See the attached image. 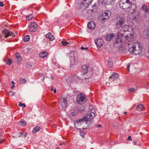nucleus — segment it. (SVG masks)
I'll return each mask as SVG.
<instances>
[{
	"label": "nucleus",
	"mask_w": 149,
	"mask_h": 149,
	"mask_svg": "<svg viewBox=\"0 0 149 149\" xmlns=\"http://www.w3.org/2000/svg\"><path fill=\"white\" fill-rule=\"evenodd\" d=\"M125 48L128 50L130 53L134 55H138L141 53L142 51V45L141 43L136 41L131 43L133 40L132 38L127 35L125 37Z\"/></svg>",
	"instance_id": "nucleus-1"
},
{
	"label": "nucleus",
	"mask_w": 149,
	"mask_h": 149,
	"mask_svg": "<svg viewBox=\"0 0 149 149\" xmlns=\"http://www.w3.org/2000/svg\"><path fill=\"white\" fill-rule=\"evenodd\" d=\"M85 118H83L75 120L74 123L75 127L79 130H84L88 128L89 127L88 126V124Z\"/></svg>",
	"instance_id": "nucleus-2"
},
{
	"label": "nucleus",
	"mask_w": 149,
	"mask_h": 149,
	"mask_svg": "<svg viewBox=\"0 0 149 149\" xmlns=\"http://www.w3.org/2000/svg\"><path fill=\"white\" fill-rule=\"evenodd\" d=\"M119 6L121 9L126 12L131 13L135 10V8L132 6L130 7V6H128L127 3L123 2L122 1H121L119 3Z\"/></svg>",
	"instance_id": "nucleus-3"
},
{
	"label": "nucleus",
	"mask_w": 149,
	"mask_h": 149,
	"mask_svg": "<svg viewBox=\"0 0 149 149\" xmlns=\"http://www.w3.org/2000/svg\"><path fill=\"white\" fill-rule=\"evenodd\" d=\"M95 115V114L94 112H91L90 113H88L86 115V116L84 117L86 118L85 120L88 124V127L91 126L92 125L91 120L94 117Z\"/></svg>",
	"instance_id": "nucleus-4"
},
{
	"label": "nucleus",
	"mask_w": 149,
	"mask_h": 149,
	"mask_svg": "<svg viewBox=\"0 0 149 149\" xmlns=\"http://www.w3.org/2000/svg\"><path fill=\"white\" fill-rule=\"evenodd\" d=\"M125 22L124 18L121 17H118L115 21V25L117 28H120Z\"/></svg>",
	"instance_id": "nucleus-5"
},
{
	"label": "nucleus",
	"mask_w": 149,
	"mask_h": 149,
	"mask_svg": "<svg viewBox=\"0 0 149 149\" xmlns=\"http://www.w3.org/2000/svg\"><path fill=\"white\" fill-rule=\"evenodd\" d=\"M124 36L123 33L118 32L117 33V36L115 40V42L118 44V46L121 45V43L123 41V38Z\"/></svg>",
	"instance_id": "nucleus-6"
},
{
	"label": "nucleus",
	"mask_w": 149,
	"mask_h": 149,
	"mask_svg": "<svg viewBox=\"0 0 149 149\" xmlns=\"http://www.w3.org/2000/svg\"><path fill=\"white\" fill-rule=\"evenodd\" d=\"M86 101L85 95L83 93H81L77 96V102L79 104L84 103Z\"/></svg>",
	"instance_id": "nucleus-7"
},
{
	"label": "nucleus",
	"mask_w": 149,
	"mask_h": 149,
	"mask_svg": "<svg viewBox=\"0 0 149 149\" xmlns=\"http://www.w3.org/2000/svg\"><path fill=\"white\" fill-rule=\"evenodd\" d=\"M109 17L108 11H106L99 17L98 19L100 21L104 22L107 20Z\"/></svg>",
	"instance_id": "nucleus-8"
},
{
	"label": "nucleus",
	"mask_w": 149,
	"mask_h": 149,
	"mask_svg": "<svg viewBox=\"0 0 149 149\" xmlns=\"http://www.w3.org/2000/svg\"><path fill=\"white\" fill-rule=\"evenodd\" d=\"M132 28L131 26L125 25L122 27L120 29V32L122 33H125L127 32L131 31H132Z\"/></svg>",
	"instance_id": "nucleus-9"
},
{
	"label": "nucleus",
	"mask_w": 149,
	"mask_h": 149,
	"mask_svg": "<svg viewBox=\"0 0 149 149\" xmlns=\"http://www.w3.org/2000/svg\"><path fill=\"white\" fill-rule=\"evenodd\" d=\"M37 25L35 23H31L29 27V30L31 32H33L36 31L37 29Z\"/></svg>",
	"instance_id": "nucleus-10"
},
{
	"label": "nucleus",
	"mask_w": 149,
	"mask_h": 149,
	"mask_svg": "<svg viewBox=\"0 0 149 149\" xmlns=\"http://www.w3.org/2000/svg\"><path fill=\"white\" fill-rule=\"evenodd\" d=\"M95 42L97 46L99 47L102 46L104 43L103 40L101 38H98L95 40Z\"/></svg>",
	"instance_id": "nucleus-11"
},
{
	"label": "nucleus",
	"mask_w": 149,
	"mask_h": 149,
	"mask_svg": "<svg viewBox=\"0 0 149 149\" xmlns=\"http://www.w3.org/2000/svg\"><path fill=\"white\" fill-rule=\"evenodd\" d=\"M93 12V10H86V9L84 10L83 12L84 13V15L85 17H89V16H91Z\"/></svg>",
	"instance_id": "nucleus-12"
},
{
	"label": "nucleus",
	"mask_w": 149,
	"mask_h": 149,
	"mask_svg": "<svg viewBox=\"0 0 149 149\" xmlns=\"http://www.w3.org/2000/svg\"><path fill=\"white\" fill-rule=\"evenodd\" d=\"M2 33L5 34L4 37L6 38H7L9 36H15V35H14V33L13 32L10 31L6 29H5Z\"/></svg>",
	"instance_id": "nucleus-13"
},
{
	"label": "nucleus",
	"mask_w": 149,
	"mask_h": 149,
	"mask_svg": "<svg viewBox=\"0 0 149 149\" xmlns=\"http://www.w3.org/2000/svg\"><path fill=\"white\" fill-rule=\"evenodd\" d=\"M88 27L89 29L93 30L94 29L96 26L94 22H88Z\"/></svg>",
	"instance_id": "nucleus-14"
},
{
	"label": "nucleus",
	"mask_w": 149,
	"mask_h": 149,
	"mask_svg": "<svg viewBox=\"0 0 149 149\" xmlns=\"http://www.w3.org/2000/svg\"><path fill=\"white\" fill-rule=\"evenodd\" d=\"M61 105L63 107H64L66 106L67 102V100L66 98H62L61 100Z\"/></svg>",
	"instance_id": "nucleus-15"
},
{
	"label": "nucleus",
	"mask_w": 149,
	"mask_h": 149,
	"mask_svg": "<svg viewBox=\"0 0 149 149\" xmlns=\"http://www.w3.org/2000/svg\"><path fill=\"white\" fill-rule=\"evenodd\" d=\"M119 75L117 73L113 72L111 76L109 78L112 81H115L119 77Z\"/></svg>",
	"instance_id": "nucleus-16"
},
{
	"label": "nucleus",
	"mask_w": 149,
	"mask_h": 149,
	"mask_svg": "<svg viewBox=\"0 0 149 149\" xmlns=\"http://www.w3.org/2000/svg\"><path fill=\"white\" fill-rule=\"evenodd\" d=\"M88 4L86 3L83 0L81 3L80 5V8L85 9L88 6Z\"/></svg>",
	"instance_id": "nucleus-17"
},
{
	"label": "nucleus",
	"mask_w": 149,
	"mask_h": 149,
	"mask_svg": "<svg viewBox=\"0 0 149 149\" xmlns=\"http://www.w3.org/2000/svg\"><path fill=\"white\" fill-rule=\"evenodd\" d=\"M88 67L87 65H85L82 66V72L84 73V74L88 72Z\"/></svg>",
	"instance_id": "nucleus-18"
},
{
	"label": "nucleus",
	"mask_w": 149,
	"mask_h": 149,
	"mask_svg": "<svg viewBox=\"0 0 149 149\" xmlns=\"http://www.w3.org/2000/svg\"><path fill=\"white\" fill-rule=\"evenodd\" d=\"M142 10L146 13L149 12V7L145 4L143 5L142 7Z\"/></svg>",
	"instance_id": "nucleus-19"
},
{
	"label": "nucleus",
	"mask_w": 149,
	"mask_h": 149,
	"mask_svg": "<svg viewBox=\"0 0 149 149\" xmlns=\"http://www.w3.org/2000/svg\"><path fill=\"white\" fill-rule=\"evenodd\" d=\"M132 0H126L125 3H128V6H130V7L131 6L133 7V8H135V10L136 8V6L134 4L132 5Z\"/></svg>",
	"instance_id": "nucleus-20"
},
{
	"label": "nucleus",
	"mask_w": 149,
	"mask_h": 149,
	"mask_svg": "<svg viewBox=\"0 0 149 149\" xmlns=\"http://www.w3.org/2000/svg\"><path fill=\"white\" fill-rule=\"evenodd\" d=\"M46 38H49L50 40H53L54 39V36L50 33H49L46 34Z\"/></svg>",
	"instance_id": "nucleus-21"
},
{
	"label": "nucleus",
	"mask_w": 149,
	"mask_h": 149,
	"mask_svg": "<svg viewBox=\"0 0 149 149\" xmlns=\"http://www.w3.org/2000/svg\"><path fill=\"white\" fill-rule=\"evenodd\" d=\"M48 53L47 52H43L39 54L40 57L41 58H44L47 56Z\"/></svg>",
	"instance_id": "nucleus-22"
},
{
	"label": "nucleus",
	"mask_w": 149,
	"mask_h": 149,
	"mask_svg": "<svg viewBox=\"0 0 149 149\" xmlns=\"http://www.w3.org/2000/svg\"><path fill=\"white\" fill-rule=\"evenodd\" d=\"M74 81L76 82L77 83L79 81L81 80V78L77 76H74L73 77Z\"/></svg>",
	"instance_id": "nucleus-23"
},
{
	"label": "nucleus",
	"mask_w": 149,
	"mask_h": 149,
	"mask_svg": "<svg viewBox=\"0 0 149 149\" xmlns=\"http://www.w3.org/2000/svg\"><path fill=\"white\" fill-rule=\"evenodd\" d=\"M114 37V35L113 33L110 34L108 35L107 37L106 38L107 40H111L113 39Z\"/></svg>",
	"instance_id": "nucleus-24"
},
{
	"label": "nucleus",
	"mask_w": 149,
	"mask_h": 149,
	"mask_svg": "<svg viewBox=\"0 0 149 149\" xmlns=\"http://www.w3.org/2000/svg\"><path fill=\"white\" fill-rule=\"evenodd\" d=\"M40 129L39 126H37L33 130V132L35 133L39 131Z\"/></svg>",
	"instance_id": "nucleus-25"
},
{
	"label": "nucleus",
	"mask_w": 149,
	"mask_h": 149,
	"mask_svg": "<svg viewBox=\"0 0 149 149\" xmlns=\"http://www.w3.org/2000/svg\"><path fill=\"white\" fill-rule=\"evenodd\" d=\"M143 106L142 104H140L138 106L136 107V110L138 111H141L142 110Z\"/></svg>",
	"instance_id": "nucleus-26"
},
{
	"label": "nucleus",
	"mask_w": 149,
	"mask_h": 149,
	"mask_svg": "<svg viewBox=\"0 0 149 149\" xmlns=\"http://www.w3.org/2000/svg\"><path fill=\"white\" fill-rule=\"evenodd\" d=\"M77 111L82 112L84 111L85 108L83 106L81 105L80 107L78 109H77Z\"/></svg>",
	"instance_id": "nucleus-27"
},
{
	"label": "nucleus",
	"mask_w": 149,
	"mask_h": 149,
	"mask_svg": "<svg viewBox=\"0 0 149 149\" xmlns=\"http://www.w3.org/2000/svg\"><path fill=\"white\" fill-rule=\"evenodd\" d=\"M144 35L146 36V37L147 38L149 37V30L147 29L145 30L144 31Z\"/></svg>",
	"instance_id": "nucleus-28"
},
{
	"label": "nucleus",
	"mask_w": 149,
	"mask_h": 149,
	"mask_svg": "<svg viewBox=\"0 0 149 149\" xmlns=\"http://www.w3.org/2000/svg\"><path fill=\"white\" fill-rule=\"evenodd\" d=\"M15 61L17 62L18 64L20 63L22 61L21 56H20L19 57L16 58Z\"/></svg>",
	"instance_id": "nucleus-29"
},
{
	"label": "nucleus",
	"mask_w": 149,
	"mask_h": 149,
	"mask_svg": "<svg viewBox=\"0 0 149 149\" xmlns=\"http://www.w3.org/2000/svg\"><path fill=\"white\" fill-rule=\"evenodd\" d=\"M34 17L33 15L32 14L29 15H28L26 17V19L27 20H29L31 19Z\"/></svg>",
	"instance_id": "nucleus-30"
},
{
	"label": "nucleus",
	"mask_w": 149,
	"mask_h": 149,
	"mask_svg": "<svg viewBox=\"0 0 149 149\" xmlns=\"http://www.w3.org/2000/svg\"><path fill=\"white\" fill-rule=\"evenodd\" d=\"M19 80L20 83L23 84H25L26 81L25 79H22L21 78L19 79Z\"/></svg>",
	"instance_id": "nucleus-31"
},
{
	"label": "nucleus",
	"mask_w": 149,
	"mask_h": 149,
	"mask_svg": "<svg viewBox=\"0 0 149 149\" xmlns=\"http://www.w3.org/2000/svg\"><path fill=\"white\" fill-rule=\"evenodd\" d=\"M7 64L8 65H10L12 64V60L10 58H8L7 60Z\"/></svg>",
	"instance_id": "nucleus-32"
},
{
	"label": "nucleus",
	"mask_w": 149,
	"mask_h": 149,
	"mask_svg": "<svg viewBox=\"0 0 149 149\" xmlns=\"http://www.w3.org/2000/svg\"><path fill=\"white\" fill-rule=\"evenodd\" d=\"M19 134H20L19 136V137L22 136V137H25L26 135V134L25 132H20L19 133Z\"/></svg>",
	"instance_id": "nucleus-33"
},
{
	"label": "nucleus",
	"mask_w": 149,
	"mask_h": 149,
	"mask_svg": "<svg viewBox=\"0 0 149 149\" xmlns=\"http://www.w3.org/2000/svg\"><path fill=\"white\" fill-rule=\"evenodd\" d=\"M29 36L27 35L25 36L24 38V42H27L29 40Z\"/></svg>",
	"instance_id": "nucleus-34"
},
{
	"label": "nucleus",
	"mask_w": 149,
	"mask_h": 149,
	"mask_svg": "<svg viewBox=\"0 0 149 149\" xmlns=\"http://www.w3.org/2000/svg\"><path fill=\"white\" fill-rule=\"evenodd\" d=\"M61 43L64 46H66L67 45L69 44V42H68L65 41L63 40L61 41Z\"/></svg>",
	"instance_id": "nucleus-35"
},
{
	"label": "nucleus",
	"mask_w": 149,
	"mask_h": 149,
	"mask_svg": "<svg viewBox=\"0 0 149 149\" xmlns=\"http://www.w3.org/2000/svg\"><path fill=\"white\" fill-rule=\"evenodd\" d=\"M19 107L22 106V108L25 107L26 106V105L20 102H19Z\"/></svg>",
	"instance_id": "nucleus-36"
},
{
	"label": "nucleus",
	"mask_w": 149,
	"mask_h": 149,
	"mask_svg": "<svg viewBox=\"0 0 149 149\" xmlns=\"http://www.w3.org/2000/svg\"><path fill=\"white\" fill-rule=\"evenodd\" d=\"M20 123L21 125L24 126H25L26 125V122L23 120H21L20 121Z\"/></svg>",
	"instance_id": "nucleus-37"
},
{
	"label": "nucleus",
	"mask_w": 149,
	"mask_h": 149,
	"mask_svg": "<svg viewBox=\"0 0 149 149\" xmlns=\"http://www.w3.org/2000/svg\"><path fill=\"white\" fill-rule=\"evenodd\" d=\"M93 0H84V1L86 3H87L89 5L92 2Z\"/></svg>",
	"instance_id": "nucleus-38"
},
{
	"label": "nucleus",
	"mask_w": 149,
	"mask_h": 149,
	"mask_svg": "<svg viewBox=\"0 0 149 149\" xmlns=\"http://www.w3.org/2000/svg\"><path fill=\"white\" fill-rule=\"evenodd\" d=\"M108 65L110 67H112L113 66V63L112 61L108 62Z\"/></svg>",
	"instance_id": "nucleus-39"
},
{
	"label": "nucleus",
	"mask_w": 149,
	"mask_h": 149,
	"mask_svg": "<svg viewBox=\"0 0 149 149\" xmlns=\"http://www.w3.org/2000/svg\"><path fill=\"white\" fill-rule=\"evenodd\" d=\"M129 90L130 92H132L134 91L136 89L134 88H132L129 89Z\"/></svg>",
	"instance_id": "nucleus-40"
},
{
	"label": "nucleus",
	"mask_w": 149,
	"mask_h": 149,
	"mask_svg": "<svg viewBox=\"0 0 149 149\" xmlns=\"http://www.w3.org/2000/svg\"><path fill=\"white\" fill-rule=\"evenodd\" d=\"M88 49V47H81V49L82 50H86Z\"/></svg>",
	"instance_id": "nucleus-41"
},
{
	"label": "nucleus",
	"mask_w": 149,
	"mask_h": 149,
	"mask_svg": "<svg viewBox=\"0 0 149 149\" xmlns=\"http://www.w3.org/2000/svg\"><path fill=\"white\" fill-rule=\"evenodd\" d=\"M20 56H21L20 54L19 53H16L15 54V57L16 58L17 57H19Z\"/></svg>",
	"instance_id": "nucleus-42"
},
{
	"label": "nucleus",
	"mask_w": 149,
	"mask_h": 149,
	"mask_svg": "<svg viewBox=\"0 0 149 149\" xmlns=\"http://www.w3.org/2000/svg\"><path fill=\"white\" fill-rule=\"evenodd\" d=\"M130 63H129L127 65V71L129 72V68L130 67Z\"/></svg>",
	"instance_id": "nucleus-43"
},
{
	"label": "nucleus",
	"mask_w": 149,
	"mask_h": 149,
	"mask_svg": "<svg viewBox=\"0 0 149 149\" xmlns=\"http://www.w3.org/2000/svg\"><path fill=\"white\" fill-rule=\"evenodd\" d=\"M80 134L81 136L82 137L84 136L85 134L84 133L83 131H81L80 132Z\"/></svg>",
	"instance_id": "nucleus-44"
},
{
	"label": "nucleus",
	"mask_w": 149,
	"mask_h": 149,
	"mask_svg": "<svg viewBox=\"0 0 149 149\" xmlns=\"http://www.w3.org/2000/svg\"><path fill=\"white\" fill-rule=\"evenodd\" d=\"M127 140L129 141H131L132 140V139L131 138V137L130 136H129L128 137V138L127 139Z\"/></svg>",
	"instance_id": "nucleus-45"
},
{
	"label": "nucleus",
	"mask_w": 149,
	"mask_h": 149,
	"mask_svg": "<svg viewBox=\"0 0 149 149\" xmlns=\"http://www.w3.org/2000/svg\"><path fill=\"white\" fill-rule=\"evenodd\" d=\"M9 94L10 95L12 96L14 95H15L14 93L12 91H10L9 92Z\"/></svg>",
	"instance_id": "nucleus-46"
},
{
	"label": "nucleus",
	"mask_w": 149,
	"mask_h": 149,
	"mask_svg": "<svg viewBox=\"0 0 149 149\" xmlns=\"http://www.w3.org/2000/svg\"><path fill=\"white\" fill-rule=\"evenodd\" d=\"M4 4L2 2L0 1V6L1 7L3 6Z\"/></svg>",
	"instance_id": "nucleus-47"
},
{
	"label": "nucleus",
	"mask_w": 149,
	"mask_h": 149,
	"mask_svg": "<svg viewBox=\"0 0 149 149\" xmlns=\"http://www.w3.org/2000/svg\"><path fill=\"white\" fill-rule=\"evenodd\" d=\"M77 112H72V114L73 116H75L77 115Z\"/></svg>",
	"instance_id": "nucleus-48"
},
{
	"label": "nucleus",
	"mask_w": 149,
	"mask_h": 149,
	"mask_svg": "<svg viewBox=\"0 0 149 149\" xmlns=\"http://www.w3.org/2000/svg\"><path fill=\"white\" fill-rule=\"evenodd\" d=\"M57 126V125L56 124H54L52 125V127L53 128H55Z\"/></svg>",
	"instance_id": "nucleus-49"
},
{
	"label": "nucleus",
	"mask_w": 149,
	"mask_h": 149,
	"mask_svg": "<svg viewBox=\"0 0 149 149\" xmlns=\"http://www.w3.org/2000/svg\"><path fill=\"white\" fill-rule=\"evenodd\" d=\"M4 141V140L0 138V143H2L3 141Z\"/></svg>",
	"instance_id": "nucleus-50"
},
{
	"label": "nucleus",
	"mask_w": 149,
	"mask_h": 149,
	"mask_svg": "<svg viewBox=\"0 0 149 149\" xmlns=\"http://www.w3.org/2000/svg\"><path fill=\"white\" fill-rule=\"evenodd\" d=\"M40 76H42L43 77H44V75L43 74L40 73Z\"/></svg>",
	"instance_id": "nucleus-51"
},
{
	"label": "nucleus",
	"mask_w": 149,
	"mask_h": 149,
	"mask_svg": "<svg viewBox=\"0 0 149 149\" xmlns=\"http://www.w3.org/2000/svg\"><path fill=\"white\" fill-rule=\"evenodd\" d=\"M15 87V85H14V84H13L11 86V89H13L14 87Z\"/></svg>",
	"instance_id": "nucleus-52"
},
{
	"label": "nucleus",
	"mask_w": 149,
	"mask_h": 149,
	"mask_svg": "<svg viewBox=\"0 0 149 149\" xmlns=\"http://www.w3.org/2000/svg\"><path fill=\"white\" fill-rule=\"evenodd\" d=\"M114 2L113 1H110V3L111 4H113L114 3Z\"/></svg>",
	"instance_id": "nucleus-53"
},
{
	"label": "nucleus",
	"mask_w": 149,
	"mask_h": 149,
	"mask_svg": "<svg viewBox=\"0 0 149 149\" xmlns=\"http://www.w3.org/2000/svg\"><path fill=\"white\" fill-rule=\"evenodd\" d=\"M54 93H56V89H54Z\"/></svg>",
	"instance_id": "nucleus-54"
},
{
	"label": "nucleus",
	"mask_w": 149,
	"mask_h": 149,
	"mask_svg": "<svg viewBox=\"0 0 149 149\" xmlns=\"http://www.w3.org/2000/svg\"><path fill=\"white\" fill-rule=\"evenodd\" d=\"M111 58H109L108 60V62H109V61H111Z\"/></svg>",
	"instance_id": "nucleus-55"
},
{
	"label": "nucleus",
	"mask_w": 149,
	"mask_h": 149,
	"mask_svg": "<svg viewBox=\"0 0 149 149\" xmlns=\"http://www.w3.org/2000/svg\"><path fill=\"white\" fill-rule=\"evenodd\" d=\"M101 126V125H97V127H100Z\"/></svg>",
	"instance_id": "nucleus-56"
},
{
	"label": "nucleus",
	"mask_w": 149,
	"mask_h": 149,
	"mask_svg": "<svg viewBox=\"0 0 149 149\" xmlns=\"http://www.w3.org/2000/svg\"><path fill=\"white\" fill-rule=\"evenodd\" d=\"M133 144L134 145H136V141H134L133 142Z\"/></svg>",
	"instance_id": "nucleus-57"
},
{
	"label": "nucleus",
	"mask_w": 149,
	"mask_h": 149,
	"mask_svg": "<svg viewBox=\"0 0 149 149\" xmlns=\"http://www.w3.org/2000/svg\"><path fill=\"white\" fill-rule=\"evenodd\" d=\"M54 88V87H52L51 89V91H53V89Z\"/></svg>",
	"instance_id": "nucleus-58"
},
{
	"label": "nucleus",
	"mask_w": 149,
	"mask_h": 149,
	"mask_svg": "<svg viewBox=\"0 0 149 149\" xmlns=\"http://www.w3.org/2000/svg\"><path fill=\"white\" fill-rule=\"evenodd\" d=\"M51 77V79H54V77L53 76H52Z\"/></svg>",
	"instance_id": "nucleus-59"
},
{
	"label": "nucleus",
	"mask_w": 149,
	"mask_h": 149,
	"mask_svg": "<svg viewBox=\"0 0 149 149\" xmlns=\"http://www.w3.org/2000/svg\"><path fill=\"white\" fill-rule=\"evenodd\" d=\"M11 83L13 84H14L15 83L13 81H12Z\"/></svg>",
	"instance_id": "nucleus-60"
},
{
	"label": "nucleus",
	"mask_w": 149,
	"mask_h": 149,
	"mask_svg": "<svg viewBox=\"0 0 149 149\" xmlns=\"http://www.w3.org/2000/svg\"><path fill=\"white\" fill-rule=\"evenodd\" d=\"M124 114H126L127 113V112H124Z\"/></svg>",
	"instance_id": "nucleus-61"
},
{
	"label": "nucleus",
	"mask_w": 149,
	"mask_h": 149,
	"mask_svg": "<svg viewBox=\"0 0 149 149\" xmlns=\"http://www.w3.org/2000/svg\"><path fill=\"white\" fill-rule=\"evenodd\" d=\"M148 52L149 53V47H148Z\"/></svg>",
	"instance_id": "nucleus-62"
},
{
	"label": "nucleus",
	"mask_w": 149,
	"mask_h": 149,
	"mask_svg": "<svg viewBox=\"0 0 149 149\" xmlns=\"http://www.w3.org/2000/svg\"><path fill=\"white\" fill-rule=\"evenodd\" d=\"M60 145L61 146V145H62V144L61 143H60Z\"/></svg>",
	"instance_id": "nucleus-63"
}]
</instances>
